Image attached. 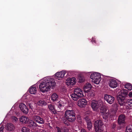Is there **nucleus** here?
I'll return each mask as SVG.
<instances>
[{"label":"nucleus","instance_id":"9b49d317","mask_svg":"<svg viewBox=\"0 0 132 132\" xmlns=\"http://www.w3.org/2000/svg\"><path fill=\"white\" fill-rule=\"evenodd\" d=\"M76 82V79L75 78H69L66 80V84L68 86L73 85L75 84Z\"/></svg>","mask_w":132,"mask_h":132},{"label":"nucleus","instance_id":"f03ea898","mask_svg":"<svg viewBox=\"0 0 132 132\" xmlns=\"http://www.w3.org/2000/svg\"><path fill=\"white\" fill-rule=\"evenodd\" d=\"M84 96L82 90L78 87L75 88L73 92L71 95L72 99L75 101L77 100L80 97H83Z\"/></svg>","mask_w":132,"mask_h":132},{"label":"nucleus","instance_id":"f8f14e48","mask_svg":"<svg viewBox=\"0 0 132 132\" xmlns=\"http://www.w3.org/2000/svg\"><path fill=\"white\" fill-rule=\"evenodd\" d=\"M109 85L111 88H116L118 86V83L115 79H111L110 80Z\"/></svg>","mask_w":132,"mask_h":132},{"label":"nucleus","instance_id":"0eeeda50","mask_svg":"<svg viewBox=\"0 0 132 132\" xmlns=\"http://www.w3.org/2000/svg\"><path fill=\"white\" fill-rule=\"evenodd\" d=\"M100 112L103 119L107 120L109 114V111L106 108H101Z\"/></svg>","mask_w":132,"mask_h":132},{"label":"nucleus","instance_id":"f3484780","mask_svg":"<svg viewBox=\"0 0 132 132\" xmlns=\"http://www.w3.org/2000/svg\"><path fill=\"white\" fill-rule=\"evenodd\" d=\"M20 122L23 123H27L28 120V118L25 116H21L20 118Z\"/></svg>","mask_w":132,"mask_h":132},{"label":"nucleus","instance_id":"4be33fe9","mask_svg":"<svg viewBox=\"0 0 132 132\" xmlns=\"http://www.w3.org/2000/svg\"><path fill=\"white\" fill-rule=\"evenodd\" d=\"M126 105L128 109L132 108V99L128 100L127 101Z\"/></svg>","mask_w":132,"mask_h":132},{"label":"nucleus","instance_id":"4468645a","mask_svg":"<svg viewBox=\"0 0 132 132\" xmlns=\"http://www.w3.org/2000/svg\"><path fill=\"white\" fill-rule=\"evenodd\" d=\"M19 107L23 113L27 114L28 113V109L24 104L23 103H21L19 105Z\"/></svg>","mask_w":132,"mask_h":132},{"label":"nucleus","instance_id":"c756f323","mask_svg":"<svg viewBox=\"0 0 132 132\" xmlns=\"http://www.w3.org/2000/svg\"><path fill=\"white\" fill-rule=\"evenodd\" d=\"M87 122H88L86 123L87 129L89 130H90L92 127V123L90 121Z\"/></svg>","mask_w":132,"mask_h":132},{"label":"nucleus","instance_id":"dca6fc26","mask_svg":"<svg viewBox=\"0 0 132 132\" xmlns=\"http://www.w3.org/2000/svg\"><path fill=\"white\" fill-rule=\"evenodd\" d=\"M127 95V93L126 90L125 89L121 90L118 92V97H123L126 96Z\"/></svg>","mask_w":132,"mask_h":132},{"label":"nucleus","instance_id":"aec40b11","mask_svg":"<svg viewBox=\"0 0 132 132\" xmlns=\"http://www.w3.org/2000/svg\"><path fill=\"white\" fill-rule=\"evenodd\" d=\"M118 103L120 105H123L125 104V98L117 97Z\"/></svg>","mask_w":132,"mask_h":132},{"label":"nucleus","instance_id":"ddd939ff","mask_svg":"<svg viewBox=\"0 0 132 132\" xmlns=\"http://www.w3.org/2000/svg\"><path fill=\"white\" fill-rule=\"evenodd\" d=\"M125 115L121 114L118 117V123L120 125H124L125 123Z\"/></svg>","mask_w":132,"mask_h":132},{"label":"nucleus","instance_id":"bb28decb","mask_svg":"<svg viewBox=\"0 0 132 132\" xmlns=\"http://www.w3.org/2000/svg\"><path fill=\"white\" fill-rule=\"evenodd\" d=\"M29 126L34 128L37 126V124L32 120H29Z\"/></svg>","mask_w":132,"mask_h":132},{"label":"nucleus","instance_id":"c03bdc74","mask_svg":"<svg viewBox=\"0 0 132 132\" xmlns=\"http://www.w3.org/2000/svg\"><path fill=\"white\" fill-rule=\"evenodd\" d=\"M114 126H116V125H114Z\"/></svg>","mask_w":132,"mask_h":132},{"label":"nucleus","instance_id":"37998d69","mask_svg":"<svg viewBox=\"0 0 132 132\" xmlns=\"http://www.w3.org/2000/svg\"><path fill=\"white\" fill-rule=\"evenodd\" d=\"M93 39H92V42H93Z\"/></svg>","mask_w":132,"mask_h":132},{"label":"nucleus","instance_id":"2f4dec72","mask_svg":"<svg viewBox=\"0 0 132 132\" xmlns=\"http://www.w3.org/2000/svg\"><path fill=\"white\" fill-rule=\"evenodd\" d=\"M88 95L91 97H94L95 95V91L92 90H90L88 93Z\"/></svg>","mask_w":132,"mask_h":132},{"label":"nucleus","instance_id":"6e6552de","mask_svg":"<svg viewBox=\"0 0 132 132\" xmlns=\"http://www.w3.org/2000/svg\"><path fill=\"white\" fill-rule=\"evenodd\" d=\"M104 98L108 103L111 104L113 103L114 100L113 97L106 94L105 95Z\"/></svg>","mask_w":132,"mask_h":132},{"label":"nucleus","instance_id":"39448f33","mask_svg":"<svg viewBox=\"0 0 132 132\" xmlns=\"http://www.w3.org/2000/svg\"><path fill=\"white\" fill-rule=\"evenodd\" d=\"M90 77L92 82L97 84L100 83L101 79L100 74L98 72H94L91 73Z\"/></svg>","mask_w":132,"mask_h":132},{"label":"nucleus","instance_id":"58836bf2","mask_svg":"<svg viewBox=\"0 0 132 132\" xmlns=\"http://www.w3.org/2000/svg\"><path fill=\"white\" fill-rule=\"evenodd\" d=\"M113 107L117 109L118 108V104L117 103H114L113 105Z\"/></svg>","mask_w":132,"mask_h":132},{"label":"nucleus","instance_id":"79ce46f5","mask_svg":"<svg viewBox=\"0 0 132 132\" xmlns=\"http://www.w3.org/2000/svg\"><path fill=\"white\" fill-rule=\"evenodd\" d=\"M29 104V106L30 107H31V106L30 105V104Z\"/></svg>","mask_w":132,"mask_h":132},{"label":"nucleus","instance_id":"c9c22d12","mask_svg":"<svg viewBox=\"0 0 132 132\" xmlns=\"http://www.w3.org/2000/svg\"><path fill=\"white\" fill-rule=\"evenodd\" d=\"M12 121L15 122H16L18 120L17 118L15 116H12L11 117Z\"/></svg>","mask_w":132,"mask_h":132},{"label":"nucleus","instance_id":"2eb2a0df","mask_svg":"<svg viewBox=\"0 0 132 132\" xmlns=\"http://www.w3.org/2000/svg\"><path fill=\"white\" fill-rule=\"evenodd\" d=\"M33 118L35 121L39 124H42L44 123V121L43 119L38 116H34L33 117Z\"/></svg>","mask_w":132,"mask_h":132},{"label":"nucleus","instance_id":"1a4fd4ad","mask_svg":"<svg viewBox=\"0 0 132 132\" xmlns=\"http://www.w3.org/2000/svg\"><path fill=\"white\" fill-rule=\"evenodd\" d=\"M65 73L64 71L57 72L55 74V78L56 79L60 80V78L64 77Z\"/></svg>","mask_w":132,"mask_h":132},{"label":"nucleus","instance_id":"f704fd0d","mask_svg":"<svg viewBox=\"0 0 132 132\" xmlns=\"http://www.w3.org/2000/svg\"><path fill=\"white\" fill-rule=\"evenodd\" d=\"M79 81L80 82H83L85 80L84 77L82 76H80L78 77Z\"/></svg>","mask_w":132,"mask_h":132},{"label":"nucleus","instance_id":"a211bd4d","mask_svg":"<svg viewBox=\"0 0 132 132\" xmlns=\"http://www.w3.org/2000/svg\"><path fill=\"white\" fill-rule=\"evenodd\" d=\"M56 128L57 132H68L69 131L68 129L65 127L59 128V127H56Z\"/></svg>","mask_w":132,"mask_h":132},{"label":"nucleus","instance_id":"c85d7f7f","mask_svg":"<svg viewBox=\"0 0 132 132\" xmlns=\"http://www.w3.org/2000/svg\"><path fill=\"white\" fill-rule=\"evenodd\" d=\"M125 88L129 90L132 89V85L129 83H127L125 85Z\"/></svg>","mask_w":132,"mask_h":132},{"label":"nucleus","instance_id":"6ab92c4d","mask_svg":"<svg viewBox=\"0 0 132 132\" xmlns=\"http://www.w3.org/2000/svg\"><path fill=\"white\" fill-rule=\"evenodd\" d=\"M7 126V130L9 131H13L15 129L14 125L11 123H8Z\"/></svg>","mask_w":132,"mask_h":132},{"label":"nucleus","instance_id":"72a5a7b5","mask_svg":"<svg viewBox=\"0 0 132 132\" xmlns=\"http://www.w3.org/2000/svg\"><path fill=\"white\" fill-rule=\"evenodd\" d=\"M75 105L74 103L72 102H69L68 104V108H72Z\"/></svg>","mask_w":132,"mask_h":132},{"label":"nucleus","instance_id":"9d476101","mask_svg":"<svg viewBox=\"0 0 132 132\" xmlns=\"http://www.w3.org/2000/svg\"><path fill=\"white\" fill-rule=\"evenodd\" d=\"M87 101L84 98H82L79 100L77 102V105L80 107H84L87 105Z\"/></svg>","mask_w":132,"mask_h":132},{"label":"nucleus","instance_id":"7c9ffc66","mask_svg":"<svg viewBox=\"0 0 132 132\" xmlns=\"http://www.w3.org/2000/svg\"><path fill=\"white\" fill-rule=\"evenodd\" d=\"M126 131V132H132V125L127 126Z\"/></svg>","mask_w":132,"mask_h":132},{"label":"nucleus","instance_id":"cd10ccee","mask_svg":"<svg viewBox=\"0 0 132 132\" xmlns=\"http://www.w3.org/2000/svg\"><path fill=\"white\" fill-rule=\"evenodd\" d=\"M58 104H57V106L58 109L57 110H59L61 109L64 105L63 102L62 101H60L58 102Z\"/></svg>","mask_w":132,"mask_h":132},{"label":"nucleus","instance_id":"423d86ee","mask_svg":"<svg viewBox=\"0 0 132 132\" xmlns=\"http://www.w3.org/2000/svg\"><path fill=\"white\" fill-rule=\"evenodd\" d=\"M94 125L96 132H102L104 127L103 123L101 120H98L95 121Z\"/></svg>","mask_w":132,"mask_h":132},{"label":"nucleus","instance_id":"5701e85b","mask_svg":"<svg viewBox=\"0 0 132 132\" xmlns=\"http://www.w3.org/2000/svg\"><path fill=\"white\" fill-rule=\"evenodd\" d=\"M48 107L50 111L54 114L57 113L55 109L54 106L53 105L51 104H49L48 105Z\"/></svg>","mask_w":132,"mask_h":132},{"label":"nucleus","instance_id":"e433bc0d","mask_svg":"<svg viewBox=\"0 0 132 132\" xmlns=\"http://www.w3.org/2000/svg\"><path fill=\"white\" fill-rule=\"evenodd\" d=\"M4 127L1 124L0 125V132H3Z\"/></svg>","mask_w":132,"mask_h":132},{"label":"nucleus","instance_id":"a19ab883","mask_svg":"<svg viewBox=\"0 0 132 132\" xmlns=\"http://www.w3.org/2000/svg\"><path fill=\"white\" fill-rule=\"evenodd\" d=\"M128 96L130 97H132V92H130L128 95Z\"/></svg>","mask_w":132,"mask_h":132},{"label":"nucleus","instance_id":"20e7f679","mask_svg":"<svg viewBox=\"0 0 132 132\" xmlns=\"http://www.w3.org/2000/svg\"><path fill=\"white\" fill-rule=\"evenodd\" d=\"M103 104V102L101 100H94L92 101L91 106L94 111H97L100 107L102 106Z\"/></svg>","mask_w":132,"mask_h":132},{"label":"nucleus","instance_id":"a878e982","mask_svg":"<svg viewBox=\"0 0 132 132\" xmlns=\"http://www.w3.org/2000/svg\"><path fill=\"white\" fill-rule=\"evenodd\" d=\"M91 87V84L89 83H87L85 85L84 89L85 91H87L88 90L90 89Z\"/></svg>","mask_w":132,"mask_h":132},{"label":"nucleus","instance_id":"4c0bfd02","mask_svg":"<svg viewBox=\"0 0 132 132\" xmlns=\"http://www.w3.org/2000/svg\"><path fill=\"white\" fill-rule=\"evenodd\" d=\"M84 119L86 123L88 122H89L90 121L89 118L88 117H85L84 118Z\"/></svg>","mask_w":132,"mask_h":132},{"label":"nucleus","instance_id":"b1692460","mask_svg":"<svg viewBox=\"0 0 132 132\" xmlns=\"http://www.w3.org/2000/svg\"><path fill=\"white\" fill-rule=\"evenodd\" d=\"M46 102L43 100H40L37 103V105L41 106H45L46 105Z\"/></svg>","mask_w":132,"mask_h":132},{"label":"nucleus","instance_id":"412c9836","mask_svg":"<svg viewBox=\"0 0 132 132\" xmlns=\"http://www.w3.org/2000/svg\"><path fill=\"white\" fill-rule=\"evenodd\" d=\"M30 93L32 94H35L37 92V89L34 86H31L29 89Z\"/></svg>","mask_w":132,"mask_h":132},{"label":"nucleus","instance_id":"f257e3e1","mask_svg":"<svg viewBox=\"0 0 132 132\" xmlns=\"http://www.w3.org/2000/svg\"><path fill=\"white\" fill-rule=\"evenodd\" d=\"M55 85L54 79L50 77L45 78L42 80L39 88L40 91L44 93L49 91L51 87L53 88Z\"/></svg>","mask_w":132,"mask_h":132},{"label":"nucleus","instance_id":"393cba45","mask_svg":"<svg viewBox=\"0 0 132 132\" xmlns=\"http://www.w3.org/2000/svg\"><path fill=\"white\" fill-rule=\"evenodd\" d=\"M51 98L53 101H57L59 98L58 96L56 93H54L52 95Z\"/></svg>","mask_w":132,"mask_h":132},{"label":"nucleus","instance_id":"ea45409f","mask_svg":"<svg viewBox=\"0 0 132 132\" xmlns=\"http://www.w3.org/2000/svg\"><path fill=\"white\" fill-rule=\"evenodd\" d=\"M80 132H87L86 130L83 128H82L81 129Z\"/></svg>","mask_w":132,"mask_h":132},{"label":"nucleus","instance_id":"7ed1b4c3","mask_svg":"<svg viewBox=\"0 0 132 132\" xmlns=\"http://www.w3.org/2000/svg\"><path fill=\"white\" fill-rule=\"evenodd\" d=\"M68 109L65 111L64 116L70 122H74L76 119L75 112L73 110Z\"/></svg>","mask_w":132,"mask_h":132},{"label":"nucleus","instance_id":"473e14b6","mask_svg":"<svg viewBox=\"0 0 132 132\" xmlns=\"http://www.w3.org/2000/svg\"><path fill=\"white\" fill-rule=\"evenodd\" d=\"M21 130L22 132H29V129L27 127H23L22 128Z\"/></svg>","mask_w":132,"mask_h":132}]
</instances>
